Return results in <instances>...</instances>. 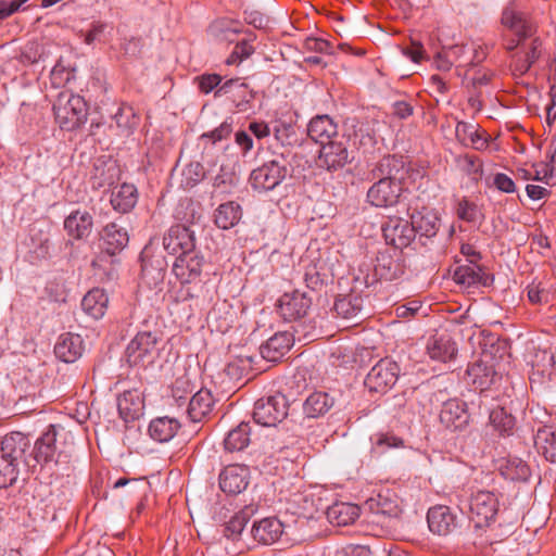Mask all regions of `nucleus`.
Returning a JSON list of instances; mask_svg holds the SVG:
<instances>
[{
	"instance_id": "obj_1",
	"label": "nucleus",
	"mask_w": 556,
	"mask_h": 556,
	"mask_svg": "<svg viewBox=\"0 0 556 556\" xmlns=\"http://www.w3.org/2000/svg\"><path fill=\"white\" fill-rule=\"evenodd\" d=\"M56 435L55 426L50 425L36 440L31 453L24 459L33 472L58 478L70 470L71 454L58 447Z\"/></svg>"
},
{
	"instance_id": "obj_2",
	"label": "nucleus",
	"mask_w": 556,
	"mask_h": 556,
	"mask_svg": "<svg viewBox=\"0 0 556 556\" xmlns=\"http://www.w3.org/2000/svg\"><path fill=\"white\" fill-rule=\"evenodd\" d=\"M460 510L468 508L469 518L476 528L490 526L500 509L498 495L493 491L477 490L468 498L458 502Z\"/></svg>"
},
{
	"instance_id": "obj_3",
	"label": "nucleus",
	"mask_w": 556,
	"mask_h": 556,
	"mask_svg": "<svg viewBox=\"0 0 556 556\" xmlns=\"http://www.w3.org/2000/svg\"><path fill=\"white\" fill-rule=\"evenodd\" d=\"M56 123L63 130L79 128L87 119V104L80 96L61 93L53 104Z\"/></svg>"
},
{
	"instance_id": "obj_4",
	"label": "nucleus",
	"mask_w": 556,
	"mask_h": 556,
	"mask_svg": "<svg viewBox=\"0 0 556 556\" xmlns=\"http://www.w3.org/2000/svg\"><path fill=\"white\" fill-rule=\"evenodd\" d=\"M288 407L287 397L280 393L260 399L254 404L253 420L264 427H275L288 416Z\"/></svg>"
},
{
	"instance_id": "obj_5",
	"label": "nucleus",
	"mask_w": 556,
	"mask_h": 556,
	"mask_svg": "<svg viewBox=\"0 0 556 556\" xmlns=\"http://www.w3.org/2000/svg\"><path fill=\"white\" fill-rule=\"evenodd\" d=\"M100 241L101 252L91 263L94 269L101 267L106 256L114 257L127 247L128 231L116 223H109L100 233Z\"/></svg>"
},
{
	"instance_id": "obj_6",
	"label": "nucleus",
	"mask_w": 556,
	"mask_h": 556,
	"mask_svg": "<svg viewBox=\"0 0 556 556\" xmlns=\"http://www.w3.org/2000/svg\"><path fill=\"white\" fill-rule=\"evenodd\" d=\"M288 168L283 157L264 163L252 170L250 182L257 191H270L286 178Z\"/></svg>"
},
{
	"instance_id": "obj_7",
	"label": "nucleus",
	"mask_w": 556,
	"mask_h": 556,
	"mask_svg": "<svg viewBox=\"0 0 556 556\" xmlns=\"http://www.w3.org/2000/svg\"><path fill=\"white\" fill-rule=\"evenodd\" d=\"M399 375L400 367L397 363L386 357L370 369L364 383L370 392L386 393L396 383Z\"/></svg>"
},
{
	"instance_id": "obj_8",
	"label": "nucleus",
	"mask_w": 556,
	"mask_h": 556,
	"mask_svg": "<svg viewBox=\"0 0 556 556\" xmlns=\"http://www.w3.org/2000/svg\"><path fill=\"white\" fill-rule=\"evenodd\" d=\"M159 338L151 331L138 332L126 348V359L130 366L150 363L157 351Z\"/></svg>"
},
{
	"instance_id": "obj_9",
	"label": "nucleus",
	"mask_w": 556,
	"mask_h": 556,
	"mask_svg": "<svg viewBox=\"0 0 556 556\" xmlns=\"http://www.w3.org/2000/svg\"><path fill=\"white\" fill-rule=\"evenodd\" d=\"M351 162L348 140L344 135L320 146L318 163L327 170H337Z\"/></svg>"
},
{
	"instance_id": "obj_10",
	"label": "nucleus",
	"mask_w": 556,
	"mask_h": 556,
	"mask_svg": "<svg viewBox=\"0 0 556 556\" xmlns=\"http://www.w3.org/2000/svg\"><path fill=\"white\" fill-rule=\"evenodd\" d=\"M377 181L367 191V201L376 207L396 205L403 192V186L392 180L376 178Z\"/></svg>"
},
{
	"instance_id": "obj_11",
	"label": "nucleus",
	"mask_w": 556,
	"mask_h": 556,
	"mask_svg": "<svg viewBox=\"0 0 556 556\" xmlns=\"http://www.w3.org/2000/svg\"><path fill=\"white\" fill-rule=\"evenodd\" d=\"M312 305V299L305 292L294 290L285 293L278 301V313L286 321L304 318Z\"/></svg>"
},
{
	"instance_id": "obj_12",
	"label": "nucleus",
	"mask_w": 556,
	"mask_h": 556,
	"mask_svg": "<svg viewBox=\"0 0 556 556\" xmlns=\"http://www.w3.org/2000/svg\"><path fill=\"white\" fill-rule=\"evenodd\" d=\"M386 242L396 249L408 247L415 239V228L408 220L392 216L382 224Z\"/></svg>"
},
{
	"instance_id": "obj_13",
	"label": "nucleus",
	"mask_w": 556,
	"mask_h": 556,
	"mask_svg": "<svg viewBox=\"0 0 556 556\" xmlns=\"http://www.w3.org/2000/svg\"><path fill=\"white\" fill-rule=\"evenodd\" d=\"M408 173L409 167L403 156L387 155L375 164L369 175L371 178L392 180L403 186Z\"/></svg>"
},
{
	"instance_id": "obj_14",
	"label": "nucleus",
	"mask_w": 556,
	"mask_h": 556,
	"mask_svg": "<svg viewBox=\"0 0 556 556\" xmlns=\"http://www.w3.org/2000/svg\"><path fill=\"white\" fill-rule=\"evenodd\" d=\"M439 417L441 424L453 431L464 430L470 421L467 403L459 399L444 402Z\"/></svg>"
},
{
	"instance_id": "obj_15",
	"label": "nucleus",
	"mask_w": 556,
	"mask_h": 556,
	"mask_svg": "<svg viewBox=\"0 0 556 556\" xmlns=\"http://www.w3.org/2000/svg\"><path fill=\"white\" fill-rule=\"evenodd\" d=\"M193 235L186 225H174L164 235L163 248L170 255H184L194 249Z\"/></svg>"
},
{
	"instance_id": "obj_16",
	"label": "nucleus",
	"mask_w": 556,
	"mask_h": 556,
	"mask_svg": "<svg viewBox=\"0 0 556 556\" xmlns=\"http://www.w3.org/2000/svg\"><path fill=\"white\" fill-rule=\"evenodd\" d=\"M205 265L204 256L195 253L193 249L176 257L173 264V271L182 282H192L200 277Z\"/></svg>"
},
{
	"instance_id": "obj_17",
	"label": "nucleus",
	"mask_w": 556,
	"mask_h": 556,
	"mask_svg": "<svg viewBox=\"0 0 556 556\" xmlns=\"http://www.w3.org/2000/svg\"><path fill=\"white\" fill-rule=\"evenodd\" d=\"M117 409L125 422H131L143 415L144 401L142 392L138 389L125 390L117 397Z\"/></svg>"
},
{
	"instance_id": "obj_18",
	"label": "nucleus",
	"mask_w": 556,
	"mask_h": 556,
	"mask_svg": "<svg viewBox=\"0 0 556 556\" xmlns=\"http://www.w3.org/2000/svg\"><path fill=\"white\" fill-rule=\"evenodd\" d=\"M249 484V469L241 465H229L219 473V488L228 494H239Z\"/></svg>"
},
{
	"instance_id": "obj_19",
	"label": "nucleus",
	"mask_w": 556,
	"mask_h": 556,
	"mask_svg": "<svg viewBox=\"0 0 556 556\" xmlns=\"http://www.w3.org/2000/svg\"><path fill=\"white\" fill-rule=\"evenodd\" d=\"M427 521L431 532L447 535L457 528V517L445 505L431 507L427 514Z\"/></svg>"
},
{
	"instance_id": "obj_20",
	"label": "nucleus",
	"mask_w": 556,
	"mask_h": 556,
	"mask_svg": "<svg viewBox=\"0 0 556 556\" xmlns=\"http://www.w3.org/2000/svg\"><path fill=\"white\" fill-rule=\"evenodd\" d=\"M308 137L320 146L340 137L338 125L329 115H317L307 125Z\"/></svg>"
},
{
	"instance_id": "obj_21",
	"label": "nucleus",
	"mask_w": 556,
	"mask_h": 556,
	"mask_svg": "<svg viewBox=\"0 0 556 556\" xmlns=\"http://www.w3.org/2000/svg\"><path fill=\"white\" fill-rule=\"evenodd\" d=\"M92 227L93 218L87 211L75 210L64 219V230L75 240L88 238Z\"/></svg>"
},
{
	"instance_id": "obj_22",
	"label": "nucleus",
	"mask_w": 556,
	"mask_h": 556,
	"mask_svg": "<svg viewBox=\"0 0 556 556\" xmlns=\"http://www.w3.org/2000/svg\"><path fill=\"white\" fill-rule=\"evenodd\" d=\"M84 341L79 334L63 333L54 346L55 356L64 363H74L83 354Z\"/></svg>"
},
{
	"instance_id": "obj_23",
	"label": "nucleus",
	"mask_w": 556,
	"mask_h": 556,
	"mask_svg": "<svg viewBox=\"0 0 556 556\" xmlns=\"http://www.w3.org/2000/svg\"><path fill=\"white\" fill-rule=\"evenodd\" d=\"M282 533L283 525L275 517L264 518L256 521L253 523L251 529V534L254 541L264 545H270L277 542Z\"/></svg>"
},
{
	"instance_id": "obj_24",
	"label": "nucleus",
	"mask_w": 556,
	"mask_h": 556,
	"mask_svg": "<svg viewBox=\"0 0 556 556\" xmlns=\"http://www.w3.org/2000/svg\"><path fill=\"white\" fill-rule=\"evenodd\" d=\"M292 344L293 338L290 333L277 332L260 346V353L264 359L277 362L290 350Z\"/></svg>"
},
{
	"instance_id": "obj_25",
	"label": "nucleus",
	"mask_w": 556,
	"mask_h": 556,
	"mask_svg": "<svg viewBox=\"0 0 556 556\" xmlns=\"http://www.w3.org/2000/svg\"><path fill=\"white\" fill-rule=\"evenodd\" d=\"M440 222L441 219L435 211L422 208L412 214L410 223L415 228V236L419 235L420 239L422 237L430 239L438 233Z\"/></svg>"
},
{
	"instance_id": "obj_26",
	"label": "nucleus",
	"mask_w": 556,
	"mask_h": 556,
	"mask_svg": "<svg viewBox=\"0 0 556 556\" xmlns=\"http://www.w3.org/2000/svg\"><path fill=\"white\" fill-rule=\"evenodd\" d=\"M427 353L431 359L446 363L456 356V343L448 334H437L428 340Z\"/></svg>"
},
{
	"instance_id": "obj_27",
	"label": "nucleus",
	"mask_w": 556,
	"mask_h": 556,
	"mask_svg": "<svg viewBox=\"0 0 556 556\" xmlns=\"http://www.w3.org/2000/svg\"><path fill=\"white\" fill-rule=\"evenodd\" d=\"M366 506L372 514L382 518H397L402 513L399 498L390 492L379 493L376 497L369 498Z\"/></svg>"
},
{
	"instance_id": "obj_28",
	"label": "nucleus",
	"mask_w": 556,
	"mask_h": 556,
	"mask_svg": "<svg viewBox=\"0 0 556 556\" xmlns=\"http://www.w3.org/2000/svg\"><path fill=\"white\" fill-rule=\"evenodd\" d=\"M453 279L456 283L471 287V286H490L493 277L485 274L479 264H468L458 266L453 274Z\"/></svg>"
},
{
	"instance_id": "obj_29",
	"label": "nucleus",
	"mask_w": 556,
	"mask_h": 556,
	"mask_svg": "<svg viewBox=\"0 0 556 556\" xmlns=\"http://www.w3.org/2000/svg\"><path fill=\"white\" fill-rule=\"evenodd\" d=\"M28 446V439L21 432H12L1 441V458H7L15 463L18 467L20 462L26 458L25 452Z\"/></svg>"
},
{
	"instance_id": "obj_30",
	"label": "nucleus",
	"mask_w": 556,
	"mask_h": 556,
	"mask_svg": "<svg viewBox=\"0 0 556 556\" xmlns=\"http://www.w3.org/2000/svg\"><path fill=\"white\" fill-rule=\"evenodd\" d=\"M359 507L352 503L338 502L326 510L328 521L337 527H345L354 523L359 517Z\"/></svg>"
},
{
	"instance_id": "obj_31",
	"label": "nucleus",
	"mask_w": 556,
	"mask_h": 556,
	"mask_svg": "<svg viewBox=\"0 0 556 556\" xmlns=\"http://www.w3.org/2000/svg\"><path fill=\"white\" fill-rule=\"evenodd\" d=\"M138 201L137 188L132 184H123L112 191L110 202L116 212H130Z\"/></svg>"
},
{
	"instance_id": "obj_32",
	"label": "nucleus",
	"mask_w": 556,
	"mask_h": 556,
	"mask_svg": "<svg viewBox=\"0 0 556 556\" xmlns=\"http://www.w3.org/2000/svg\"><path fill=\"white\" fill-rule=\"evenodd\" d=\"M109 296L103 289L93 288L81 300L83 311L94 319L101 318L106 311Z\"/></svg>"
},
{
	"instance_id": "obj_33",
	"label": "nucleus",
	"mask_w": 556,
	"mask_h": 556,
	"mask_svg": "<svg viewBox=\"0 0 556 556\" xmlns=\"http://www.w3.org/2000/svg\"><path fill=\"white\" fill-rule=\"evenodd\" d=\"M467 375L475 388L481 392L488 390L497 379L493 367L483 361L470 365L467 369Z\"/></svg>"
},
{
	"instance_id": "obj_34",
	"label": "nucleus",
	"mask_w": 556,
	"mask_h": 556,
	"mask_svg": "<svg viewBox=\"0 0 556 556\" xmlns=\"http://www.w3.org/2000/svg\"><path fill=\"white\" fill-rule=\"evenodd\" d=\"M179 428L180 424L177 419L165 416L151 420L148 431L154 441L164 443L170 441Z\"/></svg>"
},
{
	"instance_id": "obj_35",
	"label": "nucleus",
	"mask_w": 556,
	"mask_h": 556,
	"mask_svg": "<svg viewBox=\"0 0 556 556\" xmlns=\"http://www.w3.org/2000/svg\"><path fill=\"white\" fill-rule=\"evenodd\" d=\"M501 23L503 26L510 29L518 38H527L532 33V27L525 15L516 11L513 7H506L503 10Z\"/></svg>"
},
{
	"instance_id": "obj_36",
	"label": "nucleus",
	"mask_w": 556,
	"mask_h": 556,
	"mask_svg": "<svg viewBox=\"0 0 556 556\" xmlns=\"http://www.w3.org/2000/svg\"><path fill=\"white\" fill-rule=\"evenodd\" d=\"M457 140L476 150H483L488 146V140L478 131V125L468 122H458L455 128Z\"/></svg>"
},
{
	"instance_id": "obj_37",
	"label": "nucleus",
	"mask_w": 556,
	"mask_h": 556,
	"mask_svg": "<svg viewBox=\"0 0 556 556\" xmlns=\"http://www.w3.org/2000/svg\"><path fill=\"white\" fill-rule=\"evenodd\" d=\"M334 404V399L327 392L317 391L312 393L303 403V412L308 418L324 416Z\"/></svg>"
},
{
	"instance_id": "obj_38",
	"label": "nucleus",
	"mask_w": 556,
	"mask_h": 556,
	"mask_svg": "<svg viewBox=\"0 0 556 556\" xmlns=\"http://www.w3.org/2000/svg\"><path fill=\"white\" fill-rule=\"evenodd\" d=\"M534 445L546 460L556 463V428L552 426L540 428L534 435Z\"/></svg>"
},
{
	"instance_id": "obj_39",
	"label": "nucleus",
	"mask_w": 556,
	"mask_h": 556,
	"mask_svg": "<svg viewBox=\"0 0 556 556\" xmlns=\"http://www.w3.org/2000/svg\"><path fill=\"white\" fill-rule=\"evenodd\" d=\"M403 274L400 262L388 253H380L376 258L375 275L379 280L391 281Z\"/></svg>"
},
{
	"instance_id": "obj_40",
	"label": "nucleus",
	"mask_w": 556,
	"mask_h": 556,
	"mask_svg": "<svg viewBox=\"0 0 556 556\" xmlns=\"http://www.w3.org/2000/svg\"><path fill=\"white\" fill-rule=\"evenodd\" d=\"M241 215V206L233 201H227L216 208L214 222L218 228L229 229L238 224Z\"/></svg>"
},
{
	"instance_id": "obj_41",
	"label": "nucleus",
	"mask_w": 556,
	"mask_h": 556,
	"mask_svg": "<svg viewBox=\"0 0 556 556\" xmlns=\"http://www.w3.org/2000/svg\"><path fill=\"white\" fill-rule=\"evenodd\" d=\"M501 475L510 481H527L530 476V467L528 464L518 457H509L504 460L500 466Z\"/></svg>"
},
{
	"instance_id": "obj_42",
	"label": "nucleus",
	"mask_w": 556,
	"mask_h": 556,
	"mask_svg": "<svg viewBox=\"0 0 556 556\" xmlns=\"http://www.w3.org/2000/svg\"><path fill=\"white\" fill-rule=\"evenodd\" d=\"M455 213L459 219L472 225L480 226L485 218L482 208L467 197L457 201Z\"/></svg>"
},
{
	"instance_id": "obj_43",
	"label": "nucleus",
	"mask_w": 556,
	"mask_h": 556,
	"mask_svg": "<svg viewBox=\"0 0 556 556\" xmlns=\"http://www.w3.org/2000/svg\"><path fill=\"white\" fill-rule=\"evenodd\" d=\"M251 426L249 422H241L230 430L224 440L225 448L229 452L242 451L250 443Z\"/></svg>"
},
{
	"instance_id": "obj_44",
	"label": "nucleus",
	"mask_w": 556,
	"mask_h": 556,
	"mask_svg": "<svg viewBox=\"0 0 556 556\" xmlns=\"http://www.w3.org/2000/svg\"><path fill=\"white\" fill-rule=\"evenodd\" d=\"M239 178L235 170H220L213 182L212 197L223 199L227 194H232L237 189Z\"/></svg>"
},
{
	"instance_id": "obj_45",
	"label": "nucleus",
	"mask_w": 556,
	"mask_h": 556,
	"mask_svg": "<svg viewBox=\"0 0 556 556\" xmlns=\"http://www.w3.org/2000/svg\"><path fill=\"white\" fill-rule=\"evenodd\" d=\"M249 514L244 510L236 513L228 522H225L216 529L217 533H220L227 540L237 541L242 534L249 521Z\"/></svg>"
},
{
	"instance_id": "obj_46",
	"label": "nucleus",
	"mask_w": 556,
	"mask_h": 556,
	"mask_svg": "<svg viewBox=\"0 0 556 556\" xmlns=\"http://www.w3.org/2000/svg\"><path fill=\"white\" fill-rule=\"evenodd\" d=\"M188 416L193 422L204 420L208 414V390L202 388L189 401Z\"/></svg>"
},
{
	"instance_id": "obj_47",
	"label": "nucleus",
	"mask_w": 556,
	"mask_h": 556,
	"mask_svg": "<svg viewBox=\"0 0 556 556\" xmlns=\"http://www.w3.org/2000/svg\"><path fill=\"white\" fill-rule=\"evenodd\" d=\"M273 132L275 139L285 147L298 143V134L294 124L278 119L274 123Z\"/></svg>"
},
{
	"instance_id": "obj_48",
	"label": "nucleus",
	"mask_w": 556,
	"mask_h": 556,
	"mask_svg": "<svg viewBox=\"0 0 556 556\" xmlns=\"http://www.w3.org/2000/svg\"><path fill=\"white\" fill-rule=\"evenodd\" d=\"M176 217L186 224L195 225L202 218L201 205L189 199L181 201L176 208Z\"/></svg>"
},
{
	"instance_id": "obj_49",
	"label": "nucleus",
	"mask_w": 556,
	"mask_h": 556,
	"mask_svg": "<svg viewBox=\"0 0 556 556\" xmlns=\"http://www.w3.org/2000/svg\"><path fill=\"white\" fill-rule=\"evenodd\" d=\"M254 39H255V36L238 41L236 43L232 52L226 59L225 64L226 65H239L241 62L249 59L255 51V49L252 45Z\"/></svg>"
},
{
	"instance_id": "obj_50",
	"label": "nucleus",
	"mask_w": 556,
	"mask_h": 556,
	"mask_svg": "<svg viewBox=\"0 0 556 556\" xmlns=\"http://www.w3.org/2000/svg\"><path fill=\"white\" fill-rule=\"evenodd\" d=\"M490 424L501 434H510L515 427V418L504 408H495L490 413Z\"/></svg>"
},
{
	"instance_id": "obj_51",
	"label": "nucleus",
	"mask_w": 556,
	"mask_h": 556,
	"mask_svg": "<svg viewBox=\"0 0 556 556\" xmlns=\"http://www.w3.org/2000/svg\"><path fill=\"white\" fill-rule=\"evenodd\" d=\"M333 309L343 318L355 317L361 312L358 298L352 295L340 298L334 302Z\"/></svg>"
},
{
	"instance_id": "obj_52",
	"label": "nucleus",
	"mask_w": 556,
	"mask_h": 556,
	"mask_svg": "<svg viewBox=\"0 0 556 556\" xmlns=\"http://www.w3.org/2000/svg\"><path fill=\"white\" fill-rule=\"evenodd\" d=\"M18 476V467L15 463L0 457V489L12 485Z\"/></svg>"
},
{
	"instance_id": "obj_53",
	"label": "nucleus",
	"mask_w": 556,
	"mask_h": 556,
	"mask_svg": "<svg viewBox=\"0 0 556 556\" xmlns=\"http://www.w3.org/2000/svg\"><path fill=\"white\" fill-rule=\"evenodd\" d=\"M216 148L222 150V154L216 156V161L220 163V170H227L228 168L235 170L239 160L235 147L227 143Z\"/></svg>"
},
{
	"instance_id": "obj_54",
	"label": "nucleus",
	"mask_w": 556,
	"mask_h": 556,
	"mask_svg": "<svg viewBox=\"0 0 556 556\" xmlns=\"http://www.w3.org/2000/svg\"><path fill=\"white\" fill-rule=\"evenodd\" d=\"M211 29L213 30L214 35H223L226 39H228V34L240 33V23L238 21L226 17L217 18L211 25Z\"/></svg>"
},
{
	"instance_id": "obj_55",
	"label": "nucleus",
	"mask_w": 556,
	"mask_h": 556,
	"mask_svg": "<svg viewBox=\"0 0 556 556\" xmlns=\"http://www.w3.org/2000/svg\"><path fill=\"white\" fill-rule=\"evenodd\" d=\"M532 365L536 367L538 371L542 375H551V370L555 366V356L549 350L540 351L535 354Z\"/></svg>"
},
{
	"instance_id": "obj_56",
	"label": "nucleus",
	"mask_w": 556,
	"mask_h": 556,
	"mask_svg": "<svg viewBox=\"0 0 556 556\" xmlns=\"http://www.w3.org/2000/svg\"><path fill=\"white\" fill-rule=\"evenodd\" d=\"M182 176L185 186L191 188L204 178V167L200 163H190L184 169Z\"/></svg>"
},
{
	"instance_id": "obj_57",
	"label": "nucleus",
	"mask_w": 556,
	"mask_h": 556,
	"mask_svg": "<svg viewBox=\"0 0 556 556\" xmlns=\"http://www.w3.org/2000/svg\"><path fill=\"white\" fill-rule=\"evenodd\" d=\"M527 296L532 304H545L548 302V292L542 282L532 281L527 287Z\"/></svg>"
},
{
	"instance_id": "obj_58",
	"label": "nucleus",
	"mask_w": 556,
	"mask_h": 556,
	"mask_svg": "<svg viewBox=\"0 0 556 556\" xmlns=\"http://www.w3.org/2000/svg\"><path fill=\"white\" fill-rule=\"evenodd\" d=\"M236 81L237 79L231 78L220 85L222 76L218 74H211V92L214 91L215 97L225 94L229 92Z\"/></svg>"
},
{
	"instance_id": "obj_59",
	"label": "nucleus",
	"mask_w": 556,
	"mask_h": 556,
	"mask_svg": "<svg viewBox=\"0 0 556 556\" xmlns=\"http://www.w3.org/2000/svg\"><path fill=\"white\" fill-rule=\"evenodd\" d=\"M232 132V122L225 121L217 128L211 130V142L217 147L218 142L227 139Z\"/></svg>"
},
{
	"instance_id": "obj_60",
	"label": "nucleus",
	"mask_w": 556,
	"mask_h": 556,
	"mask_svg": "<svg viewBox=\"0 0 556 556\" xmlns=\"http://www.w3.org/2000/svg\"><path fill=\"white\" fill-rule=\"evenodd\" d=\"M494 186L502 192L513 193L516 190L514 180L503 173H497L493 179Z\"/></svg>"
},
{
	"instance_id": "obj_61",
	"label": "nucleus",
	"mask_w": 556,
	"mask_h": 556,
	"mask_svg": "<svg viewBox=\"0 0 556 556\" xmlns=\"http://www.w3.org/2000/svg\"><path fill=\"white\" fill-rule=\"evenodd\" d=\"M511 71L515 76H522L530 70V64L521 52H517L513 55Z\"/></svg>"
},
{
	"instance_id": "obj_62",
	"label": "nucleus",
	"mask_w": 556,
	"mask_h": 556,
	"mask_svg": "<svg viewBox=\"0 0 556 556\" xmlns=\"http://www.w3.org/2000/svg\"><path fill=\"white\" fill-rule=\"evenodd\" d=\"M414 113V106L404 100L395 101L392 104V114L400 119H405L413 115Z\"/></svg>"
},
{
	"instance_id": "obj_63",
	"label": "nucleus",
	"mask_w": 556,
	"mask_h": 556,
	"mask_svg": "<svg viewBox=\"0 0 556 556\" xmlns=\"http://www.w3.org/2000/svg\"><path fill=\"white\" fill-rule=\"evenodd\" d=\"M236 144L240 148L242 155L247 156L253 149V139L247 131H238L235 135Z\"/></svg>"
},
{
	"instance_id": "obj_64",
	"label": "nucleus",
	"mask_w": 556,
	"mask_h": 556,
	"mask_svg": "<svg viewBox=\"0 0 556 556\" xmlns=\"http://www.w3.org/2000/svg\"><path fill=\"white\" fill-rule=\"evenodd\" d=\"M130 117L134 118L131 108H118L117 112L113 116L117 127L123 129L129 128L131 126L129 121Z\"/></svg>"
}]
</instances>
